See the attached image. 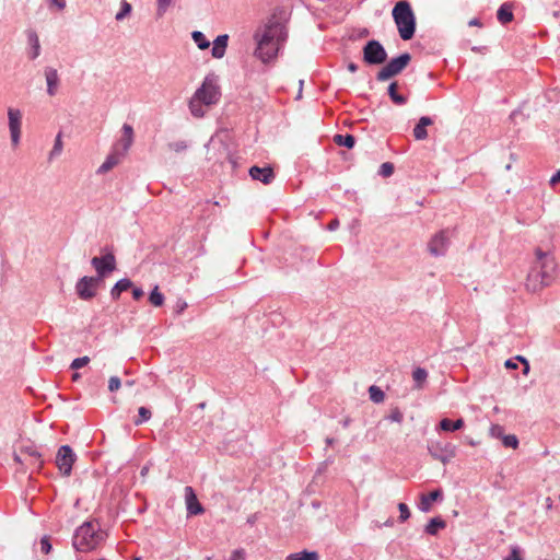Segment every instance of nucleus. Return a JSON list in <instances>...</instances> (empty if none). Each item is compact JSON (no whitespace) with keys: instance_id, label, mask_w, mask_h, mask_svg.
I'll use <instances>...</instances> for the list:
<instances>
[{"instance_id":"obj_49","label":"nucleus","mask_w":560,"mask_h":560,"mask_svg":"<svg viewBox=\"0 0 560 560\" xmlns=\"http://www.w3.org/2000/svg\"><path fill=\"white\" fill-rule=\"evenodd\" d=\"M129 290H131L132 299L136 301H139L144 295V291L140 287H135L132 284V288H130Z\"/></svg>"},{"instance_id":"obj_25","label":"nucleus","mask_w":560,"mask_h":560,"mask_svg":"<svg viewBox=\"0 0 560 560\" xmlns=\"http://www.w3.org/2000/svg\"><path fill=\"white\" fill-rule=\"evenodd\" d=\"M334 142L339 145L347 149H353L357 142V139L351 133H336L334 136Z\"/></svg>"},{"instance_id":"obj_24","label":"nucleus","mask_w":560,"mask_h":560,"mask_svg":"<svg viewBox=\"0 0 560 560\" xmlns=\"http://www.w3.org/2000/svg\"><path fill=\"white\" fill-rule=\"evenodd\" d=\"M398 86L397 81L390 82L387 86V95L395 105L402 106L407 104L408 97L398 93Z\"/></svg>"},{"instance_id":"obj_51","label":"nucleus","mask_w":560,"mask_h":560,"mask_svg":"<svg viewBox=\"0 0 560 560\" xmlns=\"http://www.w3.org/2000/svg\"><path fill=\"white\" fill-rule=\"evenodd\" d=\"M503 431H504V429H503V427H502V425H500V424H493V425L491 427V429H490V432H491V434H492L493 436L501 438V439H502V435H504V434H503Z\"/></svg>"},{"instance_id":"obj_26","label":"nucleus","mask_w":560,"mask_h":560,"mask_svg":"<svg viewBox=\"0 0 560 560\" xmlns=\"http://www.w3.org/2000/svg\"><path fill=\"white\" fill-rule=\"evenodd\" d=\"M27 40L31 46L30 59L34 60L40 54L39 38L35 31H28Z\"/></svg>"},{"instance_id":"obj_38","label":"nucleus","mask_w":560,"mask_h":560,"mask_svg":"<svg viewBox=\"0 0 560 560\" xmlns=\"http://www.w3.org/2000/svg\"><path fill=\"white\" fill-rule=\"evenodd\" d=\"M395 172V166L392 162H384L378 168V175L382 177H390Z\"/></svg>"},{"instance_id":"obj_27","label":"nucleus","mask_w":560,"mask_h":560,"mask_svg":"<svg viewBox=\"0 0 560 560\" xmlns=\"http://www.w3.org/2000/svg\"><path fill=\"white\" fill-rule=\"evenodd\" d=\"M120 155L117 152L109 153L103 164L98 167L97 174H105L119 163Z\"/></svg>"},{"instance_id":"obj_37","label":"nucleus","mask_w":560,"mask_h":560,"mask_svg":"<svg viewBox=\"0 0 560 560\" xmlns=\"http://www.w3.org/2000/svg\"><path fill=\"white\" fill-rule=\"evenodd\" d=\"M21 453L27 454L30 457L34 458L37 463L38 467H42L43 460L40 459L42 454L34 446H23L21 447Z\"/></svg>"},{"instance_id":"obj_23","label":"nucleus","mask_w":560,"mask_h":560,"mask_svg":"<svg viewBox=\"0 0 560 560\" xmlns=\"http://www.w3.org/2000/svg\"><path fill=\"white\" fill-rule=\"evenodd\" d=\"M514 19L513 14V5L510 2L502 3L499 9L497 10V20L505 25L510 22H512Z\"/></svg>"},{"instance_id":"obj_62","label":"nucleus","mask_w":560,"mask_h":560,"mask_svg":"<svg viewBox=\"0 0 560 560\" xmlns=\"http://www.w3.org/2000/svg\"><path fill=\"white\" fill-rule=\"evenodd\" d=\"M148 471H149V467H148V466H143V467L141 468V470H140V475H141L142 477H144V476H147Z\"/></svg>"},{"instance_id":"obj_19","label":"nucleus","mask_w":560,"mask_h":560,"mask_svg":"<svg viewBox=\"0 0 560 560\" xmlns=\"http://www.w3.org/2000/svg\"><path fill=\"white\" fill-rule=\"evenodd\" d=\"M465 427V420L460 417L456 420L450 418H442L436 425V430L444 432H455Z\"/></svg>"},{"instance_id":"obj_52","label":"nucleus","mask_w":560,"mask_h":560,"mask_svg":"<svg viewBox=\"0 0 560 560\" xmlns=\"http://www.w3.org/2000/svg\"><path fill=\"white\" fill-rule=\"evenodd\" d=\"M187 308V303L182 300V299H178L177 302H176V305H175V313L177 315L182 314L185 310Z\"/></svg>"},{"instance_id":"obj_57","label":"nucleus","mask_w":560,"mask_h":560,"mask_svg":"<svg viewBox=\"0 0 560 560\" xmlns=\"http://www.w3.org/2000/svg\"><path fill=\"white\" fill-rule=\"evenodd\" d=\"M347 69H348L350 72L354 73V72H357V71H358L359 67H358V65H357L355 62H352V61H351V62H349V63L347 65Z\"/></svg>"},{"instance_id":"obj_16","label":"nucleus","mask_w":560,"mask_h":560,"mask_svg":"<svg viewBox=\"0 0 560 560\" xmlns=\"http://www.w3.org/2000/svg\"><path fill=\"white\" fill-rule=\"evenodd\" d=\"M185 502L188 515H200L205 512V508L199 502L197 494L192 487L186 486L185 489Z\"/></svg>"},{"instance_id":"obj_60","label":"nucleus","mask_w":560,"mask_h":560,"mask_svg":"<svg viewBox=\"0 0 560 560\" xmlns=\"http://www.w3.org/2000/svg\"><path fill=\"white\" fill-rule=\"evenodd\" d=\"M303 84H304V81H303V80H300V81H299L300 89H299V92H298V95H296V100H299V98H301V97H302V89H303Z\"/></svg>"},{"instance_id":"obj_29","label":"nucleus","mask_w":560,"mask_h":560,"mask_svg":"<svg viewBox=\"0 0 560 560\" xmlns=\"http://www.w3.org/2000/svg\"><path fill=\"white\" fill-rule=\"evenodd\" d=\"M287 560H319V555L317 551L303 549L302 551L290 553Z\"/></svg>"},{"instance_id":"obj_34","label":"nucleus","mask_w":560,"mask_h":560,"mask_svg":"<svg viewBox=\"0 0 560 560\" xmlns=\"http://www.w3.org/2000/svg\"><path fill=\"white\" fill-rule=\"evenodd\" d=\"M369 396L370 400L373 401L374 404H381L385 399L384 390L376 385H371L369 387Z\"/></svg>"},{"instance_id":"obj_35","label":"nucleus","mask_w":560,"mask_h":560,"mask_svg":"<svg viewBox=\"0 0 560 560\" xmlns=\"http://www.w3.org/2000/svg\"><path fill=\"white\" fill-rule=\"evenodd\" d=\"M205 104L201 103L199 100H196L195 97H191L189 101V110L194 117L200 118L203 117L205 110L202 108Z\"/></svg>"},{"instance_id":"obj_30","label":"nucleus","mask_w":560,"mask_h":560,"mask_svg":"<svg viewBox=\"0 0 560 560\" xmlns=\"http://www.w3.org/2000/svg\"><path fill=\"white\" fill-rule=\"evenodd\" d=\"M427 377H428V371L424 368L418 366L412 371V378L415 381V387L418 389L422 388L424 382L427 381Z\"/></svg>"},{"instance_id":"obj_18","label":"nucleus","mask_w":560,"mask_h":560,"mask_svg":"<svg viewBox=\"0 0 560 560\" xmlns=\"http://www.w3.org/2000/svg\"><path fill=\"white\" fill-rule=\"evenodd\" d=\"M45 78L47 83V94L49 96H54L57 93V88L60 82L57 70L51 67H46Z\"/></svg>"},{"instance_id":"obj_44","label":"nucleus","mask_w":560,"mask_h":560,"mask_svg":"<svg viewBox=\"0 0 560 560\" xmlns=\"http://www.w3.org/2000/svg\"><path fill=\"white\" fill-rule=\"evenodd\" d=\"M387 419L392 422H397V423H401L402 420H404V415L402 412L400 411L399 408H394L392 409L390 413L388 415Z\"/></svg>"},{"instance_id":"obj_2","label":"nucleus","mask_w":560,"mask_h":560,"mask_svg":"<svg viewBox=\"0 0 560 560\" xmlns=\"http://www.w3.org/2000/svg\"><path fill=\"white\" fill-rule=\"evenodd\" d=\"M106 538L97 520H86L75 528L72 536V547L78 552H89L96 549Z\"/></svg>"},{"instance_id":"obj_53","label":"nucleus","mask_w":560,"mask_h":560,"mask_svg":"<svg viewBox=\"0 0 560 560\" xmlns=\"http://www.w3.org/2000/svg\"><path fill=\"white\" fill-rule=\"evenodd\" d=\"M517 360V361H521L523 364H524V374H527L529 372V362L528 360L525 358V357H522V355H517L514 358V361Z\"/></svg>"},{"instance_id":"obj_17","label":"nucleus","mask_w":560,"mask_h":560,"mask_svg":"<svg viewBox=\"0 0 560 560\" xmlns=\"http://www.w3.org/2000/svg\"><path fill=\"white\" fill-rule=\"evenodd\" d=\"M228 44H229V35L228 34L218 35L212 43V49H211L212 57L215 59H221L225 55Z\"/></svg>"},{"instance_id":"obj_5","label":"nucleus","mask_w":560,"mask_h":560,"mask_svg":"<svg viewBox=\"0 0 560 560\" xmlns=\"http://www.w3.org/2000/svg\"><path fill=\"white\" fill-rule=\"evenodd\" d=\"M91 265L96 271V277L102 282L104 279L117 269V261L113 248L105 246L102 248V255L94 256L91 259Z\"/></svg>"},{"instance_id":"obj_42","label":"nucleus","mask_w":560,"mask_h":560,"mask_svg":"<svg viewBox=\"0 0 560 560\" xmlns=\"http://www.w3.org/2000/svg\"><path fill=\"white\" fill-rule=\"evenodd\" d=\"M168 148H170V150H172L176 153H179V152H184L188 149V143L185 140H179V141L168 143Z\"/></svg>"},{"instance_id":"obj_13","label":"nucleus","mask_w":560,"mask_h":560,"mask_svg":"<svg viewBox=\"0 0 560 560\" xmlns=\"http://www.w3.org/2000/svg\"><path fill=\"white\" fill-rule=\"evenodd\" d=\"M9 130L13 145H18L21 139L22 113L18 108L8 109Z\"/></svg>"},{"instance_id":"obj_9","label":"nucleus","mask_w":560,"mask_h":560,"mask_svg":"<svg viewBox=\"0 0 560 560\" xmlns=\"http://www.w3.org/2000/svg\"><path fill=\"white\" fill-rule=\"evenodd\" d=\"M427 448L434 459L440 460L444 465L448 464L457 453V446L450 442L431 440L428 442Z\"/></svg>"},{"instance_id":"obj_3","label":"nucleus","mask_w":560,"mask_h":560,"mask_svg":"<svg viewBox=\"0 0 560 560\" xmlns=\"http://www.w3.org/2000/svg\"><path fill=\"white\" fill-rule=\"evenodd\" d=\"M392 16L402 40H410L417 30V19L409 1L400 0L395 3Z\"/></svg>"},{"instance_id":"obj_61","label":"nucleus","mask_w":560,"mask_h":560,"mask_svg":"<svg viewBox=\"0 0 560 560\" xmlns=\"http://www.w3.org/2000/svg\"><path fill=\"white\" fill-rule=\"evenodd\" d=\"M350 422H351V419L348 417L340 421V423L343 428H348L350 425Z\"/></svg>"},{"instance_id":"obj_45","label":"nucleus","mask_w":560,"mask_h":560,"mask_svg":"<svg viewBox=\"0 0 560 560\" xmlns=\"http://www.w3.org/2000/svg\"><path fill=\"white\" fill-rule=\"evenodd\" d=\"M62 151L61 132L56 136L54 147L50 151V156L59 155Z\"/></svg>"},{"instance_id":"obj_43","label":"nucleus","mask_w":560,"mask_h":560,"mask_svg":"<svg viewBox=\"0 0 560 560\" xmlns=\"http://www.w3.org/2000/svg\"><path fill=\"white\" fill-rule=\"evenodd\" d=\"M40 550L45 555H48L51 552L52 550V545L50 542V538L49 536L47 535H44L42 538H40Z\"/></svg>"},{"instance_id":"obj_59","label":"nucleus","mask_w":560,"mask_h":560,"mask_svg":"<svg viewBox=\"0 0 560 560\" xmlns=\"http://www.w3.org/2000/svg\"><path fill=\"white\" fill-rule=\"evenodd\" d=\"M339 226V221L337 219L332 220L329 224H328V230L329 231H335L337 228Z\"/></svg>"},{"instance_id":"obj_7","label":"nucleus","mask_w":560,"mask_h":560,"mask_svg":"<svg viewBox=\"0 0 560 560\" xmlns=\"http://www.w3.org/2000/svg\"><path fill=\"white\" fill-rule=\"evenodd\" d=\"M207 106L217 104L221 97L219 85L215 83V75L209 74L201 85L196 90L194 96Z\"/></svg>"},{"instance_id":"obj_56","label":"nucleus","mask_w":560,"mask_h":560,"mask_svg":"<svg viewBox=\"0 0 560 560\" xmlns=\"http://www.w3.org/2000/svg\"><path fill=\"white\" fill-rule=\"evenodd\" d=\"M52 5H56L59 10H63L66 8V0H49Z\"/></svg>"},{"instance_id":"obj_20","label":"nucleus","mask_w":560,"mask_h":560,"mask_svg":"<svg viewBox=\"0 0 560 560\" xmlns=\"http://www.w3.org/2000/svg\"><path fill=\"white\" fill-rule=\"evenodd\" d=\"M433 124V119L429 116H421L413 128V137L416 140H424L428 138L427 127Z\"/></svg>"},{"instance_id":"obj_50","label":"nucleus","mask_w":560,"mask_h":560,"mask_svg":"<svg viewBox=\"0 0 560 560\" xmlns=\"http://www.w3.org/2000/svg\"><path fill=\"white\" fill-rule=\"evenodd\" d=\"M173 0H158V12L161 15L166 11Z\"/></svg>"},{"instance_id":"obj_15","label":"nucleus","mask_w":560,"mask_h":560,"mask_svg":"<svg viewBox=\"0 0 560 560\" xmlns=\"http://www.w3.org/2000/svg\"><path fill=\"white\" fill-rule=\"evenodd\" d=\"M442 500L443 490L441 488H436L429 493H421L418 509L423 513H429L432 509V504L435 502H441Z\"/></svg>"},{"instance_id":"obj_10","label":"nucleus","mask_w":560,"mask_h":560,"mask_svg":"<svg viewBox=\"0 0 560 560\" xmlns=\"http://www.w3.org/2000/svg\"><path fill=\"white\" fill-rule=\"evenodd\" d=\"M75 460L77 454L70 445H61L58 448L55 462L62 476L69 477L71 475Z\"/></svg>"},{"instance_id":"obj_48","label":"nucleus","mask_w":560,"mask_h":560,"mask_svg":"<svg viewBox=\"0 0 560 560\" xmlns=\"http://www.w3.org/2000/svg\"><path fill=\"white\" fill-rule=\"evenodd\" d=\"M246 559V551L243 548H237L232 551L231 557L229 560H245Z\"/></svg>"},{"instance_id":"obj_33","label":"nucleus","mask_w":560,"mask_h":560,"mask_svg":"<svg viewBox=\"0 0 560 560\" xmlns=\"http://www.w3.org/2000/svg\"><path fill=\"white\" fill-rule=\"evenodd\" d=\"M191 38L197 45V47L201 50L208 49L210 47V42L207 39L206 35L200 31H194L191 33Z\"/></svg>"},{"instance_id":"obj_28","label":"nucleus","mask_w":560,"mask_h":560,"mask_svg":"<svg viewBox=\"0 0 560 560\" xmlns=\"http://www.w3.org/2000/svg\"><path fill=\"white\" fill-rule=\"evenodd\" d=\"M133 141V128L129 124L122 125V139H121V145H122V152L121 154L126 153Z\"/></svg>"},{"instance_id":"obj_64","label":"nucleus","mask_w":560,"mask_h":560,"mask_svg":"<svg viewBox=\"0 0 560 560\" xmlns=\"http://www.w3.org/2000/svg\"><path fill=\"white\" fill-rule=\"evenodd\" d=\"M325 442H326L327 446H331L335 443V439L334 438H326Z\"/></svg>"},{"instance_id":"obj_58","label":"nucleus","mask_w":560,"mask_h":560,"mask_svg":"<svg viewBox=\"0 0 560 560\" xmlns=\"http://www.w3.org/2000/svg\"><path fill=\"white\" fill-rule=\"evenodd\" d=\"M468 25H469V26H481V25H482V23H481L480 19H478V18H474V19H471V20L468 22Z\"/></svg>"},{"instance_id":"obj_47","label":"nucleus","mask_w":560,"mask_h":560,"mask_svg":"<svg viewBox=\"0 0 560 560\" xmlns=\"http://www.w3.org/2000/svg\"><path fill=\"white\" fill-rule=\"evenodd\" d=\"M121 386V380L118 376H112L108 381V390L117 392Z\"/></svg>"},{"instance_id":"obj_36","label":"nucleus","mask_w":560,"mask_h":560,"mask_svg":"<svg viewBox=\"0 0 560 560\" xmlns=\"http://www.w3.org/2000/svg\"><path fill=\"white\" fill-rule=\"evenodd\" d=\"M131 11L132 5L127 0H121L120 9L115 15L116 21H122L131 13Z\"/></svg>"},{"instance_id":"obj_40","label":"nucleus","mask_w":560,"mask_h":560,"mask_svg":"<svg viewBox=\"0 0 560 560\" xmlns=\"http://www.w3.org/2000/svg\"><path fill=\"white\" fill-rule=\"evenodd\" d=\"M398 511H399V517H398V521L400 523H404L406 522L407 520H409V517L411 516V512H410V509L409 506L404 503V502H400L398 503Z\"/></svg>"},{"instance_id":"obj_39","label":"nucleus","mask_w":560,"mask_h":560,"mask_svg":"<svg viewBox=\"0 0 560 560\" xmlns=\"http://www.w3.org/2000/svg\"><path fill=\"white\" fill-rule=\"evenodd\" d=\"M502 444L509 448H517L520 441L515 434L502 435Z\"/></svg>"},{"instance_id":"obj_32","label":"nucleus","mask_w":560,"mask_h":560,"mask_svg":"<svg viewBox=\"0 0 560 560\" xmlns=\"http://www.w3.org/2000/svg\"><path fill=\"white\" fill-rule=\"evenodd\" d=\"M165 298L164 294L160 291L159 287L155 285L149 293V302L155 306L160 307L164 304Z\"/></svg>"},{"instance_id":"obj_21","label":"nucleus","mask_w":560,"mask_h":560,"mask_svg":"<svg viewBox=\"0 0 560 560\" xmlns=\"http://www.w3.org/2000/svg\"><path fill=\"white\" fill-rule=\"evenodd\" d=\"M445 527L446 521L442 516L438 515L429 520V522L423 528V532L427 535L436 536L439 532L444 529Z\"/></svg>"},{"instance_id":"obj_1","label":"nucleus","mask_w":560,"mask_h":560,"mask_svg":"<svg viewBox=\"0 0 560 560\" xmlns=\"http://www.w3.org/2000/svg\"><path fill=\"white\" fill-rule=\"evenodd\" d=\"M536 261L530 267L526 278V290L530 293L540 292L549 287L556 276L558 264L550 252H545L540 247L535 248Z\"/></svg>"},{"instance_id":"obj_31","label":"nucleus","mask_w":560,"mask_h":560,"mask_svg":"<svg viewBox=\"0 0 560 560\" xmlns=\"http://www.w3.org/2000/svg\"><path fill=\"white\" fill-rule=\"evenodd\" d=\"M152 417V412L150 408L145 406H141L138 409V416L133 418L132 422L135 425L139 427L145 422H148Z\"/></svg>"},{"instance_id":"obj_41","label":"nucleus","mask_w":560,"mask_h":560,"mask_svg":"<svg viewBox=\"0 0 560 560\" xmlns=\"http://www.w3.org/2000/svg\"><path fill=\"white\" fill-rule=\"evenodd\" d=\"M89 362H90V358L88 355L75 358L71 362L70 369L77 371V370L82 369L85 365H88Z\"/></svg>"},{"instance_id":"obj_46","label":"nucleus","mask_w":560,"mask_h":560,"mask_svg":"<svg viewBox=\"0 0 560 560\" xmlns=\"http://www.w3.org/2000/svg\"><path fill=\"white\" fill-rule=\"evenodd\" d=\"M503 560H523L520 547H512L510 553Z\"/></svg>"},{"instance_id":"obj_6","label":"nucleus","mask_w":560,"mask_h":560,"mask_svg":"<svg viewBox=\"0 0 560 560\" xmlns=\"http://www.w3.org/2000/svg\"><path fill=\"white\" fill-rule=\"evenodd\" d=\"M411 58V55L407 51L390 58L386 65L377 71L376 80L380 82H385L400 74L410 63Z\"/></svg>"},{"instance_id":"obj_8","label":"nucleus","mask_w":560,"mask_h":560,"mask_svg":"<svg viewBox=\"0 0 560 560\" xmlns=\"http://www.w3.org/2000/svg\"><path fill=\"white\" fill-rule=\"evenodd\" d=\"M387 57L385 47L377 39L368 40L362 48V59L369 66L383 65Z\"/></svg>"},{"instance_id":"obj_11","label":"nucleus","mask_w":560,"mask_h":560,"mask_svg":"<svg viewBox=\"0 0 560 560\" xmlns=\"http://www.w3.org/2000/svg\"><path fill=\"white\" fill-rule=\"evenodd\" d=\"M102 283L96 276H83L75 283V293L83 301H90L96 295V288Z\"/></svg>"},{"instance_id":"obj_4","label":"nucleus","mask_w":560,"mask_h":560,"mask_svg":"<svg viewBox=\"0 0 560 560\" xmlns=\"http://www.w3.org/2000/svg\"><path fill=\"white\" fill-rule=\"evenodd\" d=\"M275 26H277L275 24ZM273 25H268L261 34L255 33L254 38L256 40V48L254 55L261 60L264 63H268L275 59L278 55V47L273 39L275 34L272 32Z\"/></svg>"},{"instance_id":"obj_22","label":"nucleus","mask_w":560,"mask_h":560,"mask_svg":"<svg viewBox=\"0 0 560 560\" xmlns=\"http://www.w3.org/2000/svg\"><path fill=\"white\" fill-rule=\"evenodd\" d=\"M130 288H132V281L129 278L119 279L110 289V299L118 301L121 293L128 291Z\"/></svg>"},{"instance_id":"obj_63","label":"nucleus","mask_w":560,"mask_h":560,"mask_svg":"<svg viewBox=\"0 0 560 560\" xmlns=\"http://www.w3.org/2000/svg\"><path fill=\"white\" fill-rule=\"evenodd\" d=\"M311 505L314 509H319L322 503L319 501H317V500H314V501H312Z\"/></svg>"},{"instance_id":"obj_55","label":"nucleus","mask_w":560,"mask_h":560,"mask_svg":"<svg viewBox=\"0 0 560 560\" xmlns=\"http://www.w3.org/2000/svg\"><path fill=\"white\" fill-rule=\"evenodd\" d=\"M504 366L508 370H515L517 369V363L514 361V359H508L504 363Z\"/></svg>"},{"instance_id":"obj_14","label":"nucleus","mask_w":560,"mask_h":560,"mask_svg":"<svg viewBox=\"0 0 560 560\" xmlns=\"http://www.w3.org/2000/svg\"><path fill=\"white\" fill-rule=\"evenodd\" d=\"M248 174L253 180H258L265 185L271 184L276 177L275 171L270 165H266L262 167L258 165H253L249 168Z\"/></svg>"},{"instance_id":"obj_54","label":"nucleus","mask_w":560,"mask_h":560,"mask_svg":"<svg viewBox=\"0 0 560 560\" xmlns=\"http://www.w3.org/2000/svg\"><path fill=\"white\" fill-rule=\"evenodd\" d=\"M549 184L551 186H555L557 184H560V170H558L550 178Z\"/></svg>"},{"instance_id":"obj_12","label":"nucleus","mask_w":560,"mask_h":560,"mask_svg":"<svg viewBox=\"0 0 560 560\" xmlns=\"http://www.w3.org/2000/svg\"><path fill=\"white\" fill-rule=\"evenodd\" d=\"M448 230H441L435 233L428 243V250L434 257L444 256L450 246Z\"/></svg>"}]
</instances>
